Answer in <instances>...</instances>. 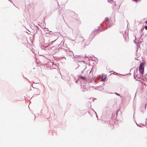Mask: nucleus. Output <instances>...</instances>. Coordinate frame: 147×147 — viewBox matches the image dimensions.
Wrapping results in <instances>:
<instances>
[{"label":"nucleus","mask_w":147,"mask_h":147,"mask_svg":"<svg viewBox=\"0 0 147 147\" xmlns=\"http://www.w3.org/2000/svg\"><path fill=\"white\" fill-rule=\"evenodd\" d=\"M144 63H141L139 67V70L140 72L142 74L144 72Z\"/></svg>","instance_id":"nucleus-1"},{"label":"nucleus","mask_w":147,"mask_h":147,"mask_svg":"<svg viewBox=\"0 0 147 147\" xmlns=\"http://www.w3.org/2000/svg\"><path fill=\"white\" fill-rule=\"evenodd\" d=\"M106 77L105 76H102V81H104L106 79Z\"/></svg>","instance_id":"nucleus-2"},{"label":"nucleus","mask_w":147,"mask_h":147,"mask_svg":"<svg viewBox=\"0 0 147 147\" xmlns=\"http://www.w3.org/2000/svg\"><path fill=\"white\" fill-rule=\"evenodd\" d=\"M80 78L83 80H85L86 78L82 76H80Z\"/></svg>","instance_id":"nucleus-3"},{"label":"nucleus","mask_w":147,"mask_h":147,"mask_svg":"<svg viewBox=\"0 0 147 147\" xmlns=\"http://www.w3.org/2000/svg\"><path fill=\"white\" fill-rule=\"evenodd\" d=\"M109 20V19L108 18H105V21H106V22H108Z\"/></svg>","instance_id":"nucleus-4"},{"label":"nucleus","mask_w":147,"mask_h":147,"mask_svg":"<svg viewBox=\"0 0 147 147\" xmlns=\"http://www.w3.org/2000/svg\"><path fill=\"white\" fill-rule=\"evenodd\" d=\"M145 28L146 30H147V26H145Z\"/></svg>","instance_id":"nucleus-5"},{"label":"nucleus","mask_w":147,"mask_h":147,"mask_svg":"<svg viewBox=\"0 0 147 147\" xmlns=\"http://www.w3.org/2000/svg\"><path fill=\"white\" fill-rule=\"evenodd\" d=\"M145 23H146V24H147V21L145 22Z\"/></svg>","instance_id":"nucleus-6"}]
</instances>
